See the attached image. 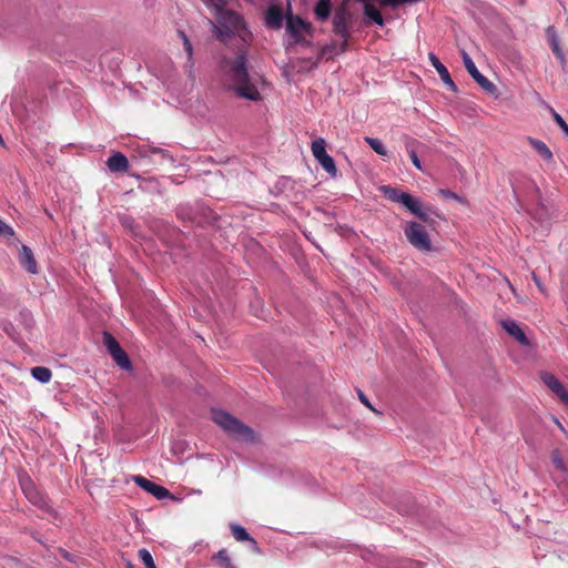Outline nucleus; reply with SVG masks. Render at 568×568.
I'll return each mask as SVG.
<instances>
[{
    "mask_svg": "<svg viewBox=\"0 0 568 568\" xmlns=\"http://www.w3.org/2000/svg\"><path fill=\"white\" fill-rule=\"evenodd\" d=\"M286 33L292 39V44L311 45L307 38L314 37V28L312 23L302 19L300 16H294L291 11L286 14Z\"/></svg>",
    "mask_w": 568,
    "mask_h": 568,
    "instance_id": "nucleus-4",
    "label": "nucleus"
},
{
    "mask_svg": "<svg viewBox=\"0 0 568 568\" xmlns=\"http://www.w3.org/2000/svg\"><path fill=\"white\" fill-rule=\"evenodd\" d=\"M501 325L505 328V331L509 335H511L516 341H518L521 345H528L527 336L514 321H504Z\"/></svg>",
    "mask_w": 568,
    "mask_h": 568,
    "instance_id": "nucleus-20",
    "label": "nucleus"
},
{
    "mask_svg": "<svg viewBox=\"0 0 568 568\" xmlns=\"http://www.w3.org/2000/svg\"><path fill=\"white\" fill-rule=\"evenodd\" d=\"M364 13L378 26H384V19L379 10L369 2H365Z\"/></svg>",
    "mask_w": 568,
    "mask_h": 568,
    "instance_id": "nucleus-24",
    "label": "nucleus"
},
{
    "mask_svg": "<svg viewBox=\"0 0 568 568\" xmlns=\"http://www.w3.org/2000/svg\"><path fill=\"white\" fill-rule=\"evenodd\" d=\"M428 59L432 65L436 69L440 80L452 90L457 91V88L447 70V68L439 61V59L434 54L429 53Z\"/></svg>",
    "mask_w": 568,
    "mask_h": 568,
    "instance_id": "nucleus-14",
    "label": "nucleus"
},
{
    "mask_svg": "<svg viewBox=\"0 0 568 568\" xmlns=\"http://www.w3.org/2000/svg\"><path fill=\"white\" fill-rule=\"evenodd\" d=\"M22 490L26 497L36 506L43 508L47 506V503L43 496L38 491L31 480L21 484Z\"/></svg>",
    "mask_w": 568,
    "mask_h": 568,
    "instance_id": "nucleus-16",
    "label": "nucleus"
},
{
    "mask_svg": "<svg viewBox=\"0 0 568 568\" xmlns=\"http://www.w3.org/2000/svg\"><path fill=\"white\" fill-rule=\"evenodd\" d=\"M151 153L163 155V150L159 148H152Z\"/></svg>",
    "mask_w": 568,
    "mask_h": 568,
    "instance_id": "nucleus-41",
    "label": "nucleus"
},
{
    "mask_svg": "<svg viewBox=\"0 0 568 568\" xmlns=\"http://www.w3.org/2000/svg\"><path fill=\"white\" fill-rule=\"evenodd\" d=\"M178 34L180 36V38L182 39L183 43H186L187 41H190V39L187 38V36L185 34L184 31L182 30H179L178 31Z\"/></svg>",
    "mask_w": 568,
    "mask_h": 568,
    "instance_id": "nucleus-40",
    "label": "nucleus"
},
{
    "mask_svg": "<svg viewBox=\"0 0 568 568\" xmlns=\"http://www.w3.org/2000/svg\"><path fill=\"white\" fill-rule=\"evenodd\" d=\"M416 2V0H381V4L384 7H393L396 8L404 3Z\"/></svg>",
    "mask_w": 568,
    "mask_h": 568,
    "instance_id": "nucleus-33",
    "label": "nucleus"
},
{
    "mask_svg": "<svg viewBox=\"0 0 568 568\" xmlns=\"http://www.w3.org/2000/svg\"><path fill=\"white\" fill-rule=\"evenodd\" d=\"M440 193L445 196V197H450V199H456L457 195L449 191V190H440Z\"/></svg>",
    "mask_w": 568,
    "mask_h": 568,
    "instance_id": "nucleus-37",
    "label": "nucleus"
},
{
    "mask_svg": "<svg viewBox=\"0 0 568 568\" xmlns=\"http://www.w3.org/2000/svg\"><path fill=\"white\" fill-rule=\"evenodd\" d=\"M138 556L146 568H156L153 557L148 549H145V548L140 549L138 551Z\"/></svg>",
    "mask_w": 568,
    "mask_h": 568,
    "instance_id": "nucleus-30",
    "label": "nucleus"
},
{
    "mask_svg": "<svg viewBox=\"0 0 568 568\" xmlns=\"http://www.w3.org/2000/svg\"><path fill=\"white\" fill-rule=\"evenodd\" d=\"M463 61L468 73L483 90L488 93H494L496 91V85L478 71L476 64L465 51H463Z\"/></svg>",
    "mask_w": 568,
    "mask_h": 568,
    "instance_id": "nucleus-9",
    "label": "nucleus"
},
{
    "mask_svg": "<svg viewBox=\"0 0 568 568\" xmlns=\"http://www.w3.org/2000/svg\"><path fill=\"white\" fill-rule=\"evenodd\" d=\"M551 114H552L554 121L558 124V126L568 136V124L566 123V121L554 109H551Z\"/></svg>",
    "mask_w": 568,
    "mask_h": 568,
    "instance_id": "nucleus-32",
    "label": "nucleus"
},
{
    "mask_svg": "<svg viewBox=\"0 0 568 568\" xmlns=\"http://www.w3.org/2000/svg\"><path fill=\"white\" fill-rule=\"evenodd\" d=\"M19 262L21 266L30 274L38 273V265L31 248L27 245H22L19 253Z\"/></svg>",
    "mask_w": 568,
    "mask_h": 568,
    "instance_id": "nucleus-15",
    "label": "nucleus"
},
{
    "mask_svg": "<svg viewBox=\"0 0 568 568\" xmlns=\"http://www.w3.org/2000/svg\"><path fill=\"white\" fill-rule=\"evenodd\" d=\"M220 70L225 85L236 97L250 101H261L262 95L253 79L247 72V54L245 48L239 49L235 58L223 57L220 61Z\"/></svg>",
    "mask_w": 568,
    "mask_h": 568,
    "instance_id": "nucleus-1",
    "label": "nucleus"
},
{
    "mask_svg": "<svg viewBox=\"0 0 568 568\" xmlns=\"http://www.w3.org/2000/svg\"><path fill=\"white\" fill-rule=\"evenodd\" d=\"M541 381L568 406V390L557 377L550 373H542Z\"/></svg>",
    "mask_w": 568,
    "mask_h": 568,
    "instance_id": "nucleus-13",
    "label": "nucleus"
},
{
    "mask_svg": "<svg viewBox=\"0 0 568 568\" xmlns=\"http://www.w3.org/2000/svg\"><path fill=\"white\" fill-rule=\"evenodd\" d=\"M339 47L337 48L335 43L326 44L320 50V58H332L335 54H339Z\"/></svg>",
    "mask_w": 568,
    "mask_h": 568,
    "instance_id": "nucleus-31",
    "label": "nucleus"
},
{
    "mask_svg": "<svg viewBox=\"0 0 568 568\" xmlns=\"http://www.w3.org/2000/svg\"><path fill=\"white\" fill-rule=\"evenodd\" d=\"M547 36H548V39H549V44H550V48L554 52V54L556 55V58L561 62L564 63L565 62V54L559 45V40H558V37L556 34V31L552 27H549L547 29Z\"/></svg>",
    "mask_w": 568,
    "mask_h": 568,
    "instance_id": "nucleus-22",
    "label": "nucleus"
},
{
    "mask_svg": "<svg viewBox=\"0 0 568 568\" xmlns=\"http://www.w3.org/2000/svg\"><path fill=\"white\" fill-rule=\"evenodd\" d=\"M403 141H404V145H405V150H406L413 165L417 170L423 171V165L418 158V154L424 153V151L427 149V146L424 143H422L420 141H418L409 135H404Z\"/></svg>",
    "mask_w": 568,
    "mask_h": 568,
    "instance_id": "nucleus-10",
    "label": "nucleus"
},
{
    "mask_svg": "<svg viewBox=\"0 0 568 568\" xmlns=\"http://www.w3.org/2000/svg\"><path fill=\"white\" fill-rule=\"evenodd\" d=\"M365 142L378 154L382 156L387 155V150L381 140L376 138L366 136Z\"/></svg>",
    "mask_w": 568,
    "mask_h": 568,
    "instance_id": "nucleus-29",
    "label": "nucleus"
},
{
    "mask_svg": "<svg viewBox=\"0 0 568 568\" xmlns=\"http://www.w3.org/2000/svg\"><path fill=\"white\" fill-rule=\"evenodd\" d=\"M13 235V230L0 220V236Z\"/></svg>",
    "mask_w": 568,
    "mask_h": 568,
    "instance_id": "nucleus-34",
    "label": "nucleus"
},
{
    "mask_svg": "<svg viewBox=\"0 0 568 568\" xmlns=\"http://www.w3.org/2000/svg\"><path fill=\"white\" fill-rule=\"evenodd\" d=\"M408 211L425 223H429L433 221L428 212L422 209L420 203L416 197L413 201L412 209H408Z\"/></svg>",
    "mask_w": 568,
    "mask_h": 568,
    "instance_id": "nucleus-25",
    "label": "nucleus"
},
{
    "mask_svg": "<svg viewBox=\"0 0 568 568\" xmlns=\"http://www.w3.org/2000/svg\"><path fill=\"white\" fill-rule=\"evenodd\" d=\"M379 190L389 201L400 203L407 210L412 209V204L415 197L409 193L403 192L399 189L393 187L390 185H383Z\"/></svg>",
    "mask_w": 568,
    "mask_h": 568,
    "instance_id": "nucleus-11",
    "label": "nucleus"
},
{
    "mask_svg": "<svg viewBox=\"0 0 568 568\" xmlns=\"http://www.w3.org/2000/svg\"><path fill=\"white\" fill-rule=\"evenodd\" d=\"M31 375L41 383H48L52 377L51 371L43 366L33 367L31 369Z\"/></svg>",
    "mask_w": 568,
    "mask_h": 568,
    "instance_id": "nucleus-27",
    "label": "nucleus"
},
{
    "mask_svg": "<svg viewBox=\"0 0 568 568\" xmlns=\"http://www.w3.org/2000/svg\"><path fill=\"white\" fill-rule=\"evenodd\" d=\"M332 14L331 0H318L314 7L315 19L320 22H325Z\"/></svg>",
    "mask_w": 568,
    "mask_h": 568,
    "instance_id": "nucleus-21",
    "label": "nucleus"
},
{
    "mask_svg": "<svg viewBox=\"0 0 568 568\" xmlns=\"http://www.w3.org/2000/svg\"><path fill=\"white\" fill-rule=\"evenodd\" d=\"M283 11L277 6H271L265 16V23L268 28L278 30L283 26Z\"/></svg>",
    "mask_w": 568,
    "mask_h": 568,
    "instance_id": "nucleus-17",
    "label": "nucleus"
},
{
    "mask_svg": "<svg viewBox=\"0 0 568 568\" xmlns=\"http://www.w3.org/2000/svg\"><path fill=\"white\" fill-rule=\"evenodd\" d=\"M404 234L412 246L420 252H430L433 250L429 234L425 227L414 221L407 222L404 226Z\"/></svg>",
    "mask_w": 568,
    "mask_h": 568,
    "instance_id": "nucleus-6",
    "label": "nucleus"
},
{
    "mask_svg": "<svg viewBox=\"0 0 568 568\" xmlns=\"http://www.w3.org/2000/svg\"><path fill=\"white\" fill-rule=\"evenodd\" d=\"M183 47H184V50H185V51H186V53H187L189 61H190L191 63H193V47H192L191 41H187L186 43H183Z\"/></svg>",
    "mask_w": 568,
    "mask_h": 568,
    "instance_id": "nucleus-36",
    "label": "nucleus"
},
{
    "mask_svg": "<svg viewBox=\"0 0 568 568\" xmlns=\"http://www.w3.org/2000/svg\"><path fill=\"white\" fill-rule=\"evenodd\" d=\"M551 463L557 470L564 474L568 473V463L562 458L558 449L551 452Z\"/></svg>",
    "mask_w": 568,
    "mask_h": 568,
    "instance_id": "nucleus-26",
    "label": "nucleus"
},
{
    "mask_svg": "<svg viewBox=\"0 0 568 568\" xmlns=\"http://www.w3.org/2000/svg\"><path fill=\"white\" fill-rule=\"evenodd\" d=\"M103 343L112 357V359L116 363V365L124 369V371H131L132 369V363L125 353V351L121 347L119 342L108 332H104L103 334Z\"/></svg>",
    "mask_w": 568,
    "mask_h": 568,
    "instance_id": "nucleus-7",
    "label": "nucleus"
},
{
    "mask_svg": "<svg viewBox=\"0 0 568 568\" xmlns=\"http://www.w3.org/2000/svg\"><path fill=\"white\" fill-rule=\"evenodd\" d=\"M358 398L359 400L366 406L368 407L369 409H372L373 412H376L375 408L372 406L371 402L368 400V398L364 395V393L362 390H358Z\"/></svg>",
    "mask_w": 568,
    "mask_h": 568,
    "instance_id": "nucleus-35",
    "label": "nucleus"
},
{
    "mask_svg": "<svg viewBox=\"0 0 568 568\" xmlns=\"http://www.w3.org/2000/svg\"><path fill=\"white\" fill-rule=\"evenodd\" d=\"M353 23V13L349 11L347 4H341L334 12L332 24L335 36L342 39L339 44V52L348 50V40L351 39V27Z\"/></svg>",
    "mask_w": 568,
    "mask_h": 568,
    "instance_id": "nucleus-5",
    "label": "nucleus"
},
{
    "mask_svg": "<svg viewBox=\"0 0 568 568\" xmlns=\"http://www.w3.org/2000/svg\"><path fill=\"white\" fill-rule=\"evenodd\" d=\"M213 559L217 560V565L221 568H236L235 565L232 564L231 558L226 549H221Z\"/></svg>",
    "mask_w": 568,
    "mask_h": 568,
    "instance_id": "nucleus-28",
    "label": "nucleus"
},
{
    "mask_svg": "<svg viewBox=\"0 0 568 568\" xmlns=\"http://www.w3.org/2000/svg\"><path fill=\"white\" fill-rule=\"evenodd\" d=\"M326 142L323 138H317L312 142L311 150L313 156L322 165L323 170L332 176H335L337 169L335 162L331 155L326 152Z\"/></svg>",
    "mask_w": 568,
    "mask_h": 568,
    "instance_id": "nucleus-8",
    "label": "nucleus"
},
{
    "mask_svg": "<svg viewBox=\"0 0 568 568\" xmlns=\"http://www.w3.org/2000/svg\"><path fill=\"white\" fill-rule=\"evenodd\" d=\"M532 280H534L535 284L537 285V287L539 288V291L544 292V287L535 273H532Z\"/></svg>",
    "mask_w": 568,
    "mask_h": 568,
    "instance_id": "nucleus-38",
    "label": "nucleus"
},
{
    "mask_svg": "<svg viewBox=\"0 0 568 568\" xmlns=\"http://www.w3.org/2000/svg\"><path fill=\"white\" fill-rule=\"evenodd\" d=\"M528 142L545 161L551 162L554 160L552 152L542 141L528 138Z\"/></svg>",
    "mask_w": 568,
    "mask_h": 568,
    "instance_id": "nucleus-23",
    "label": "nucleus"
},
{
    "mask_svg": "<svg viewBox=\"0 0 568 568\" xmlns=\"http://www.w3.org/2000/svg\"><path fill=\"white\" fill-rule=\"evenodd\" d=\"M133 480L139 487L150 493L158 499H163L170 495V491L165 487L156 485L155 483L146 479L141 475L133 476Z\"/></svg>",
    "mask_w": 568,
    "mask_h": 568,
    "instance_id": "nucleus-12",
    "label": "nucleus"
},
{
    "mask_svg": "<svg viewBox=\"0 0 568 568\" xmlns=\"http://www.w3.org/2000/svg\"><path fill=\"white\" fill-rule=\"evenodd\" d=\"M216 22L212 23L216 38L227 44L231 37L239 34L244 39V22L242 17L232 10H224L217 7Z\"/></svg>",
    "mask_w": 568,
    "mask_h": 568,
    "instance_id": "nucleus-2",
    "label": "nucleus"
},
{
    "mask_svg": "<svg viewBox=\"0 0 568 568\" xmlns=\"http://www.w3.org/2000/svg\"><path fill=\"white\" fill-rule=\"evenodd\" d=\"M106 165L111 172L122 173L128 171L129 160L123 153L116 152L108 159Z\"/></svg>",
    "mask_w": 568,
    "mask_h": 568,
    "instance_id": "nucleus-18",
    "label": "nucleus"
},
{
    "mask_svg": "<svg viewBox=\"0 0 568 568\" xmlns=\"http://www.w3.org/2000/svg\"><path fill=\"white\" fill-rule=\"evenodd\" d=\"M230 529H231L232 536L235 538V540L248 541L251 545V548L254 551H256V552L260 551L256 540L253 537H251V535L246 531V529L244 527H242L237 524H232L230 526Z\"/></svg>",
    "mask_w": 568,
    "mask_h": 568,
    "instance_id": "nucleus-19",
    "label": "nucleus"
},
{
    "mask_svg": "<svg viewBox=\"0 0 568 568\" xmlns=\"http://www.w3.org/2000/svg\"><path fill=\"white\" fill-rule=\"evenodd\" d=\"M178 34L180 36V38L182 39L183 43H186L187 41H190V39L187 38V36L185 34L184 31L182 30H179L178 31Z\"/></svg>",
    "mask_w": 568,
    "mask_h": 568,
    "instance_id": "nucleus-39",
    "label": "nucleus"
},
{
    "mask_svg": "<svg viewBox=\"0 0 568 568\" xmlns=\"http://www.w3.org/2000/svg\"><path fill=\"white\" fill-rule=\"evenodd\" d=\"M212 419L230 436L245 442H254L255 439L254 430L227 412L213 409Z\"/></svg>",
    "mask_w": 568,
    "mask_h": 568,
    "instance_id": "nucleus-3",
    "label": "nucleus"
}]
</instances>
